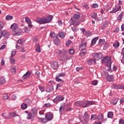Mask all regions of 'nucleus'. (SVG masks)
Masks as SVG:
<instances>
[{"mask_svg":"<svg viewBox=\"0 0 124 124\" xmlns=\"http://www.w3.org/2000/svg\"><path fill=\"white\" fill-rule=\"evenodd\" d=\"M10 61L11 63L12 64H14V63H15V60H14L13 57H11L10 58Z\"/></svg>","mask_w":124,"mask_h":124,"instance_id":"obj_41","label":"nucleus"},{"mask_svg":"<svg viewBox=\"0 0 124 124\" xmlns=\"http://www.w3.org/2000/svg\"><path fill=\"white\" fill-rule=\"evenodd\" d=\"M53 18H54L53 16L48 15L47 16V23H51L52 22V20H53Z\"/></svg>","mask_w":124,"mask_h":124,"instance_id":"obj_17","label":"nucleus"},{"mask_svg":"<svg viewBox=\"0 0 124 124\" xmlns=\"http://www.w3.org/2000/svg\"><path fill=\"white\" fill-rule=\"evenodd\" d=\"M63 99H64V98H63V97L59 95L56 96V97L53 100V102H54V103H58V102H59V101H62Z\"/></svg>","mask_w":124,"mask_h":124,"instance_id":"obj_9","label":"nucleus"},{"mask_svg":"<svg viewBox=\"0 0 124 124\" xmlns=\"http://www.w3.org/2000/svg\"><path fill=\"white\" fill-rule=\"evenodd\" d=\"M111 87L112 89H118V85H117L113 84Z\"/></svg>","mask_w":124,"mask_h":124,"instance_id":"obj_59","label":"nucleus"},{"mask_svg":"<svg viewBox=\"0 0 124 124\" xmlns=\"http://www.w3.org/2000/svg\"><path fill=\"white\" fill-rule=\"evenodd\" d=\"M36 52H38V53H40L41 52L39 44H36Z\"/></svg>","mask_w":124,"mask_h":124,"instance_id":"obj_25","label":"nucleus"},{"mask_svg":"<svg viewBox=\"0 0 124 124\" xmlns=\"http://www.w3.org/2000/svg\"><path fill=\"white\" fill-rule=\"evenodd\" d=\"M31 76V72L27 71L25 74H24L22 77V79L25 80V79H28Z\"/></svg>","mask_w":124,"mask_h":124,"instance_id":"obj_13","label":"nucleus"},{"mask_svg":"<svg viewBox=\"0 0 124 124\" xmlns=\"http://www.w3.org/2000/svg\"><path fill=\"white\" fill-rule=\"evenodd\" d=\"M98 39V37H96L94 38L92 40V43H91V46H93L95 43H96V41Z\"/></svg>","mask_w":124,"mask_h":124,"instance_id":"obj_22","label":"nucleus"},{"mask_svg":"<svg viewBox=\"0 0 124 124\" xmlns=\"http://www.w3.org/2000/svg\"><path fill=\"white\" fill-rule=\"evenodd\" d=\"M25 21L27 22V24H28V26L31 28L32 27V25H31V21L30 20V18L28 17H25Z\"/></svg>","mask_w":124,"mask_h":124,"instance_id":"obj_18","label":"nucleus"},{"mask_svg":"<svg viewBox=\"0 0 124 124\" xmlns=\"http://www.w3.org/2000/svg\"><path fill=\"white\" fill-rule=\"evenodd\" d=\"M32 118H33V116H32L31 113H28L27 117V120H31Z\"/></svg>","mask_w":124,"mask_h":124,"instance_id":"obj_35","label":"nucleus"},{"mask_svg":"<svg viewBox=\"0 0 124 124\" xmlns=\"http://www.w3.org/2000/svg\"><path fill=\"white\" fill-rule=\"evenodd\" d=\"M119 124H124V119H120L119 120Z\"/></svg>","mask_w":124,"mask_h":124,"instance_id":"obj_61","label":"nucleus"},{"mask_svg":"<svg viewBox=\"0 0 124 124\" xmlns=\"http://www.w3.org/2000/svg\"><path fill=\"white\" fill-rule=\"evenodd\" d=\"M21 109L25 110V109H27V108H28V105H27V104H25V103H23L21 106Z\"/></svg>","mask_w":124,"mask_h":124,"instance_id":"obj_29","label":"nucleus"},{"mask_svg":"<svg viewBox=\"0 0 124 124\" xmlns=\"http://www.w3.org/2000/svg\"><path fill=\"white\" fill-rule=\"evenodd\" d=\"M121 55L124 57V47L122 48Z\"/></svg>","mask_w":124,"mask_h":124,"instance_id":"obj_64","label":"nucleus"},{"mask_svg":"<svg viewBox=\"0 0 124 124\" xmlns=\"http://www.w3.org/2000/svg\"><path fill=\"white\" fill-rule=\"evenodd\" d=\"M121 8L122 7H121V6L120 5L115 6V8H113L112 10L110 12V13H111V14L113 13H116V12L120 11Z\"/></svg>","mask_w":124,"mask_h":124,"instance_id":"obj_10","label":"nucleus"},{"mask_svg":"<svg viewBox=\"0 0 124 124\" xmlns=\"http://www.w3.org/2000/svg\"><path fill=\"white\" fill-rule=\"evenodd\" d=\"M44 112H45V110H41V111L39 112L40 115H44Z\"/></svg>","mask_w":124,"mask_h":124,"instance_id":"obj_63","label":"nucleus"},{"mask_svg":"<svg viewBox=\"0 0 124 124\" xmlns=\"http://www.w3.org/2000/svg\"><path fill=\"white\" fill-rule=\"evenodd\" d=\"M71 43H72V42L71 40H68L66 42V46H69Z\"/></svg>","mask_w":124,"mask_h":124,"instance_id":"obj_53","label":"nucleus"},{"mask_svg":"<svg viewBox=\"0 0 124 124\" xmlns=\"http://www.w3.org/2000/svg\"><path fill=\"white\" fill-rule=\"evenodd\" d=\"M123 18H124V15H123V14H120L117 17V20L120 22L122 21V19H123Z\"/></svg>","mask_w":124,"mask_h":124,"instance_id":"obj_32","label":"nucleus"},{"mask_svg":"<svg viewBox=\"0 0 124 124\" xmlns=\"http://www.w3.org/2000/svg\"><path fill=\"white\" fill-rule=\"evenodd\" d=\"M95 102L93 101H78L75 102L74 105L78 106V107H82L83 108H86V107H89L91 105H93Z\"/></svg>","mask_w":124,"mask_h":124,"instance_id":"obj_1","label":"nucleus"},{"mask_svg":"<svg viewBox=\"0 0 124 124\" xmlns=\"http://www.w3.org/2000/svg\"><path fill=\"white\" fill-rule=\"evenodd\" d=\"M106 79L108 82H113V81H114V77L113 75H109L106 78Z\"/></svg>","mask_w":124,"mask_h":124,"instance_id":"obj_15","label":"nucleus"},{"mask_svg":"<svg viewBox=\"0 0 124 124\" xmlns=\"http://www.w3.org/2000/svg\"><path fill=\"white\" fill-rule=\"evenodd\" d=\"M1 116L3 117V118H5V120H10V117H9V115L7 116L6 115V114L2 113L1 114Z\"/></svg>","mask_w":124,"mask_h":124,"instance_id":"obj_33","label":"nucleus"},{"mask_svg":"<svg viewBox=\"0 0 124 124\" xmlns=\"http://www.w3.org/2000/svg\"><path fill=\"white\" fill-rule=\"evenodd\" d=\"M51 67L55 70L59 68V63L57 62H52L50 63Z\"/></svg>","mask_w":124,"mask_h":124,"instance_id":"obj_8","label":"nucleus"},{"mask_svg":"<svg viewBox=\"0 0 124 124\" xmlns=\"http://www.w3.org/2000/svg\"><path fill=\"white\" fill-rule=\"evenodd\" d=\"M118 102V99L115 98L112 100L111 103L113 104V105H116L117 104V103Z\"/></svg>","mask_w":124,"mask_h":124,"instance_id":"obj_37","label":"nucleus"},{"mask_svg":"<svg viewBox=\"0 0 124 124\" xmlns=\"http://www.w3.org/2000/svg\"><path fill=\"white\" fill-rule=\"evenodd\" d=\"M15 55H16V51H12L11 52V57L13 58V57H14V56H15Z\"/></svg>","mask_w":124,"mask_h":124,"instance_id":"obj_52","label":"nucleus"},{"mask_svg":"<svg viewBox=\"0 0 124 124\" xmlns=\"http://www.w3.org/2000/svg\"><path fill=\"white\" fill-rule=\"evenodd\" d=\"M18 29V25L17 23H14L11 26V30L13 31H16Z\"/></svg>","mask_w":124,"mask_h":124,"instance_id":"obj_16","label":"nucleus"},{"mask_svg":"<svg viewBox=\"0 0 124 124\" xmlns=\"http://www.w3.org/2000/svg\"><path fill=\"white\" fill-rule=\"evenodd\" d=\"M113 46L115 48H119V47H120V43L118 42H116L113 45Z\"/></svg>","mask_w":124,"mask_h":124,"instance_id":"obj_34","label":"nucleus"},{"mask_svg":"<svg viewBox=\"0 0 124 124\" xmlns=\"http://www.w3.org/2000/svg\"><path fill=\"white\" fill-rule=\"evenodd\" d=\"M32 112L33 115H36V114L37 113V109H36V108H33L32 110Z\"/></svg>","mask_w":124,"mask_h":124,"instance_id":"obj_50","label":"nucleus"},{"mask_svg":"<svg viewBox=\"0 0 124 124\" xmlns=\"http://www.w3.org/2000/svg\"><path fill=\"white\" fill-rule=\"evenodd\" d=\"M73 18L75 20H78V19H80V14H74Z\"/></svg>","mask_w":124,"mask_h":124,"instance_id":"obj_27","label":"nucleus"},{"mask_svg":"<svg viewBox=\"0 0 124 124\" xmlns=\"http://www.w3.org/2000/svg\"><path fill=\"white\" fill-rule=\"evenodd\" d=\"M54 118V115L52 112H47V122L52 121Z\"/></svg>","mask_w":124,"mask_h":124,"instance_id":"obj_12","label":"nucleus"},{"mask_svg":"<svg viewBox=\"0 0 124 124\" xmlns=\"http://www.w3.org/2000/svg\"><path fill=\"white\" fill-rule=\"evenodd\" d=\"M63 83H59L57 85V87H56V90H58V89H59V88H61V87H62V84Z\"/></svg>","mask_w":124,"mask_h":124,"instance_id":"obj_46","label":"nucleus"},{"mask_svg":"<svg viewBox=\"0 0 124 124\" xmlns=\"http://www.w3.org/2000/svg\"><path fill=\"white\" fill-rule=\"evenodd\" d=\"M80 31L83 32L84 34H87V31H86L84 28H81Z\"/></svg>","mask_w":124,"mask_h":124,"instance_id":"obj_51","label":"nucleus"},{"mask_svg":"<svg viewBox=\"0 0 124 124\" xmlns=\"http://www.w3.org/2000/svg\"><path fill=\"white\" fill-rule=\"evenodd\" d=\"M102 62L103 64H105L107 67H108L107 70L111 72V64H112L111 59L108 57H106L102 60Z\"/></svg>","mask_w":124,"mask_h":124,"instance_id":"obj_2","label":"nucleus"},{"mask_svg":"<svg viewBox=\"0 0 124 124\" xmlns=\"http://www.w3.org/2000/svg\"><path fill=\"white\" fill-rule=\"evenodd\" d=\"M70 25H73V26H78L80 24L79 21H76L75 20H73V19L71 18L69 21Z\"/></svg>","mask_w":124,"mask_h":124,"instance_id":"obj_11","label":"nucleus"},{"mask_svg":"<svg viewBox=\"0 0 124 124\" xmlns=\"http://www.w3.org/2000/svg\"><path fill=\"white\" fill-rule=\"evenodd\" d=\"M45 118L46 119H42L41 118H38L39 122H41V123H42V124H46L47 123V113L45 115Z\"/></svg>","mask_w":124,"mask_h":124,"instance_id":"obj_14","label":"nucleus"},{"mask_svg":"<svg viewBox=\"0 0 124 124\" xmlns=\"http://www.w3.org/2000/svg\"><path fill=\"white\" fill-rule=\"evenodd\" d=\"M36 75L39 78L40 77L39 75H40V73H39V71H37L35 72Z\"/></svg>","mask_w":124,"mask_h":124,"instance_id":"obj_62","label":"nucleus"},{"mask_svg":"<svg viewBox=\"0 0 124 124\" xmlns=\"http://www.w3.org/2000/svg\"><path fill=\"white\" fill-rule=\"evenodd\" d=\"M66 53H67V51L66 50H62L61 51V53L62 55H66Z\"/></svg>","mask_w":124,"mask_h":124,"instance_id":"obj_55","label":"nucleus"},{"mask_svg":"<svg viewBox=\"0 0 124 124\" xmlns=\"http://www.w3.org/2000/svg\"><path fill=\"white\" fill-rule=\"evenodd\" d=\"M39 90L42 92H44V88L42 86H39Z\"/></svg>","mask_w":124,"mask_h":124,"instance_id":"obj_60","label":"nucleus"},{"mask_svg":"<svg viewBox=\"0 0 124 124\" xmlns=\"http://www.w3.org/2000/svg\"><path fill=\"white\" fill-rule=\"evenodd\" d=\"M16 116V117H18V115H17L16 113L12 112L9 114V118H10V119H11V118H13V117H15Z\"/></svg>","mask_w":124,"mask_h":124,"instance_id":"obj_26","label":"nucleus"},{"mask_svg":"<svg viewBox=\"0 0 124 124\" xmlns=\"http://www.w3.org/2000/svg\"><path fill=\"white\" fill-rule=\"evenodd\" d=\"M9 35H10V33L7 30L1 31L0 30V39H1L2 36L5 38H7Z\"/></svg>","mask_w":124,"mask_h":124,"instance_id":"obj_4","label":"nucleus"},{"mask_svg":"<svg viewBox=\"0 0 124 124\" xmlns=\"http://www.w3.org/2000/svg\"><path fill=\"white\" fill-rule=\"evenodd\" d=\"M74 53H75V51H74V50H73V49H69V53L70 55H73L74 54Z\"/></svg>","mask_w":124,"mask_h":124,"instance_id":"obj_49","label":"nucleus"},{"mask_svg":"<svg viewBox=\"0 0 124 124\" xmlns=\"http://www.w3.org/2000/svg\"><path fill=\"white\" fill-rule=\"evenodd\" d=\"M97 119L98 120H100L101 121H102V120H103V115L102 114H99L98 117H97Z\"/></svg>","mask_w":124,"mask_h":124,"instance_id":"obj_39","label":"nucleus"},{"mask_svg":"<svg viewBox=\"0 0 124 124\" xmlns=\"http://www.w3.org/2000/svg\"><path fill=\"white\" fill-rule=\"evenodd\" d=\"M57 82H61V83H63V80H62V79L60 78V77L56 76L55 78Z\"/></svg>","mask_w":124,"mask_h":124,"instance_id":"obj_36","label":"nucleus"},{"mask_svg":"<svg viewBox=\"0 0 124 124\" xmlns=\"http://www.w3.org/2000/svg\"><path fill=\"white\" fill-rule=\"evenodd\" d=\"M22 34V31H17L16 32V35H21Z\"/></svg>","mask_w":124,"mask_h":124,"instance_id":"obj_58","label":"nucleus"},{"mask_svg":"<svg viewBox=\"0 0 124 124\" xmlns=\"http://www.w3.org/2000/svg\"><path fill=\"white\" fill-rule=\"evenodd\" d=\"M6 81L5 80V78L3 77H0V85H3V84H5Z\"/></svg>","mask_w":124,"mask_h":124,"instance_id":"obj_21","label":"nucleus"},{"mask_svg":"<svg viewBox=\"0 0 124 124\" xmlns=\"http://www.w3.org/2000/svg\"><path fill=\"white\" fill-rule=\"evenodd\" d=\"M12 73H13V74H14L16 73V67H14L13 68V69L11 71Z\"/></svg>","mask_w":124,"mask_h":124,"instance_id":"obj_56","label":"nucleus"},{"mask_svg":"<svg viewBox=\"0 0 124 124\" xmlns=\"http://www.w3.org/2000/svg\"><path fill=\"white\" fill-rule=\"evenodd\" d=\"M102 76L104 77V78H107L108 77V73L104 72L103 74H102Z\"/></svg>","mask_w":124,"mask_h":124,"instance_id":"obj_40","label":"nucleus"},{"mask_svg":"<svg viewBox=\"0 0 124 124\" xmlns=\"http://www.w3.org/2000/svg\"><path fill=\"white\" fill-rule=\"evenodd\" d=\"M96 62L95 59H91L88 61V63L89 65H91L93 64H94Z\"/></svg>","mask_w":124,"mask_h":124,"instance_id":"obj_20","label":"nucleus"},{"mask_svg":"<svg viewBox=\"0 0 124 124\" xmlns=\"http://www.w3.org/2000/svg\"><path fill=\"white\" fill-rule=\"evenodd\" d=\"M9 97L8 96V95L7 93H5L3 95V98L5 99V100L8 99Z\"/></svg>","mask_w":124,"mask_h":124,"instance_id":"obj_44","label":"nucleus"},{"mask_svg":"<svg viewBox=\"0 0 124 124\" xmlns=\"http://www.w3.org/2000/svg\"><path fill=\"white\" fill-rule=\"evenodd\" d=\"M65 108V107L64 106H62L59 109V112L61 114V115H62V111L64 110V108Z\"/></svg>","mask_w":124,"mask_h":124,"instance_id":"obj_30","label":"nucleus"},{"mask_svg":"<svg viewBox=\"0 0 124 124\" xmlns=\"http://www.w3.org/2000/svg\"><path fill=\"white\" fill-rule=\"evenodd\" d=\"M113 116L114 114L113 113V112L110 111L108 113V118L112 119Z\"/></svg>","mask_w":124,"mask_h":124,"instance_id":"obj_28","label":"nucleus"},{"mask_svg":"<svg viewBox=\"0 0 124 124\" xmlns=\"http://www.w3.org/2000/svg\"><path fill=\"white\" fill-rule=\"evenodd\" d=\"M92 56L95 61H99V60H100L102 58V54L101 53H93Z\"/></svg>","mask_w":124,"mask_h":124,"instance_id":"obj_6","label":"nucleus"},{"mask_svg":"<svg viewBox=\"0 0 124 124\" xmlns=\"http://www.w3.org/2000/svg\"><path fill=\"white\" fill-rule=\"evenodd\" d=\"M59 36L60 37V38L63 39L64 37H65L66 34L64 32H60L59 33Z\"/></svg>","mask_w":124,"mask_h":124,"instance_id":"obj_23","label":"nucleus"},{"mask_svg":"<svg viewBox=\"0 0 124 124\" xmlns=\"http://www.w3.org/2000/svg\"><path fill=\"white\" fill-rule=\"evenodd\" d=\"M98 83V81L97 80H93L92 82V85H93V86H96Z\"/></svg>","mask_w":124,"mask_h":124,"instance_id":"obj_48","label":"nucleus"},{"mask_svg":"<svg viewBox=\"0 0 124 124\" xmlns=\"http://www.w3.org/2000/svg\"><path fill=\"white\" fill-rule=\"evenodd\" d=\"M91 16L93 19H94L96 21H98L97 19V14H96V13H93L91 15Z\"/></svg>","mask_w":124,"mask_h":124,"instance_id":"obj_24","label":"nucleus"},{"mask_svg":"<svg viewBox=\"0 0 124 124\" xmlns=\"http://www.w3.org/2000/svg\"><path fill=\"white\" fill-rule=\"evenodd\" d=\"M57 76L58 77H64V76H65V74L64 73H60Z\"/></svg>","mask_w":124,"mask_h":124,"instance_id":"obj_42","label":"nucleus"},{"mask_svg":"<svg viewBox=\"0 0 124 124\" xmlns=\"http://www.w3.org/2000/svg\"><path fill=\"white\" fill-rule=\"evenodd\" d=\"M86 47H87V43L85 41H82L81 45L79 47L80 51H84L80 53V56H85L87 54V50H86Z\"/></svg>","mask_w":124,"mask_h":124,"instance_id":"obj_3","label":"nucleus"},{"mask_svg":"<svg viewBox=\"0 0 124 124\" xmlns=\"http://www.w3.org/2000/svg\"><path fill=\"white\" fill-rule=\"evenodd\" d=\"M54 43L55 45H59L61 43V40H60L58 36L56 37L55 39L54 40Z\"/></svg>","mask_w":124,"mask_h":124,"instance_id":"obj_19","label":"nucleus"},{"mask_svg":"<svg viewBox=\"0 0 124 124\" xmlns=\"http://www.w3.org/2000/svg\"><path fill=\"white\" fill-rule=\"evenodd\" d=\"M6 20L7 21H10L11 20H12V19H13V16H12L10 15H7L6 16Z\"/></svg>","mask_w":124,"mask_h":124,"instance_id":"obj_31","label":"nucleus"},{"mask_svg":"<svg viewBox=\"0 0 124 124\" xmlns=\"http://www.w3.org/2000/svg\"><path fill=\"white\" fill-rule=\"evenodd\" d=\"M54 84V81L53 80L49 81L48 82L49 86L47 88L48 93H51L54 91V86L53 84Z\"/></svg>","mask_w":124,"mask_h":124,"instance_id":"obj_7","label":"nucleus"},{"mask_svg":"<svg viewBox=\"0 0 124 124\" xmlns=\"http://www.w3.org/2000/svg\"><path fill=\"white\" fill-rule=\"evenodd\" d=\"M96 119H97V116H96V115L94 114V115H92L91 116V120H96Z\"/></svg>","mask_w":124,"mask_h":124,"instance_id":"obj_43","label":"nucleus"},{"mask_svg":"<svg viewBox=\"0 0 124 124\" xmlns=\"http://www.w3.org/2000/svg\"><path fill=\"white\" fill-rule=\"evenodd\" d=\"M4 25V22L0 21V29H3Z\"/></svg>","mask_w":124,"mask_h":124,"instance_id":"obj_45","label":"nucleus"},{"mask_svg":"<svg viewBox=\"0 0 124 124\" xmlns=\"http://www.w3.org/2000/svg\"><path fill=\"white\" fill-rule=\"evenodd\" d=\"M92 7L93 8H97L98 7V4L97 3H93L92 4Z\"/></svg>","mask_w":124,"mask_h":124,"instance_id":"obj_47","label":"nucleus"},{"mask_svg":"<svg viewBox=\"0 0 124 124\" xmlns=\"http://www.w3.org/2000/svg\"><path fill=\"white\" fill-rule=\"evenodd\" d=\"M56 35V34L54 32H51L50 34V36L51 37H55V36Z\"/></svg>","mask_w":124,"mask_h":124,"instance_id":"obj_57","label":"nucleus"},{"mask_svg":"<svg viewBox=\"0 0 124 124\" xmlns=\"http://www.w3.org/2000/svg\"><path fill=\"white\" fill-rule=\"evenodd\" d=\"M55 52L57 54V55H60V54H62V52L59 49H56L55 50Z\"/></svg>","mask_w":124,"mask_h":124,"instance_id":"obj_54","label":"nucleus"},{"mask_svg":"<svg viewBox=\"0 0 124 124\" xmlns=\"http://www.w3.org/2000/svg\"><path fill=\"white\" fill-rule=\"evenodd\" d=\"M31 100L29 99H26L25 100V104H27V105H31Z\"/></svg>","mask_w":124,"mask_h":124,"instance_id":"obj_38","label":"nucleus"},{"mask_svg":"<svg viewBox=\"0 0 124 124\" xmlns=\"http://www.w3.org/2000/svg\"><path fill=\"white\" fill-rule=\"evenodd\" d=\"M36 23L38 24H40L41 25L47 24V18L44 17L42 18H38L36 20Z\"/></svg>","mask_w":124,"mask_h":124,"instance_id":"obj_5","label":"nucleus"}]
</instances>
